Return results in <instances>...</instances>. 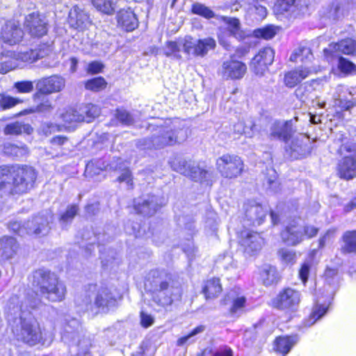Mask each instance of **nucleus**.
<instances>
[{
  "label": "nucleus",
  "mask_w": 356,
  "mask_h": 356,
  "mask_svg": "<svg viewBox=\"0 0 356 356\" xmlns=\"http://www.w3.org/2000/svg\"><path fill=\"white\" fill-rule=\"evenodd\" d=\"M145 287L152 302L163 309L181 300L183 294L182 280L164 269L150 270L145 278Z\"/></svg>",
  "instance_id": "f257e3e1"
},
{
  "label": "nucleus",
  "mask_w": 356,
  "mask_h": 356,
  "mask_svg": "<svg viewBox=\"0 0 356 356\" xmlns=\"http://www.w3.org/2000/svg\"><path fill=\"white\" fill-rule=\"evenodd\" d=\"M188 137L187 129L176 122L169 127H159L149 137L138 140L137 145L143 149H161L185 141Z\"/></svg>",
  "instance_id": "f03ea898"
},
{
  "label": "nucleus",
  "mask_w": 356,
  "mask_h": 356,
  "mask_svg": "<svg viewBox=\"0 0 356 356\" xmlns=\"http://www.w3.org/2000/svg\"><path fill=\"white\" fill-rule=\"evenodd\" d=\"M32 286L40 295L51 302H60L65 298L66 287L53 273L45 269H38L31 276Z\"/></svg>",
  "instance_id": "7ed1b4c3"
},
{
  "label": "nucleus",
  "mask_w": 356,
  "mask_h": 356,
  "mask_svg": "<svg viewBox=\"0 0 356 356\" xmlns=\"http://www.w3.org/2000/svg\"><path fill=\"white\" fill-rule=\"evenodd\" d=\"M118 299L112 291L106 286H90V291L83 300L82 306L86 311L95 314L107 313L111 309L117 306Z\"/></svg>",
  "instance_id": "20e7f679"
},
{
  "label": "nucleus",
  "mask_w": 356,
  "mask_h": 356,
  "mask_svg": "<svg viewBox=\"0 0 356 356\" xmlns=\"http://www.w3.org/2000/svg\"><path fill=\"white\" fill-rule=\"evenodd\" d=\"M62 339L69 346H76L79 356H84L89 353L91 341L86 337L81 326L76 319H72L65 326Z\"/></svg>",
  "instance_id": "39448f33"
},
{
  "label": "nucleus",
  "mask_w": 356,
  "mask_h": 356,
  "mask_svg": "<svg viewBox=\"0 0 356 356\" xmlns=\"http://www.w3.org/2000/svg\"><path fill=\"white\" fill-rule=\"evenodd\" d=\"M14 333L19 340L35 346L42 340V332L39 323L34 319L26 318L20 316V325L17 327Z\"/></svg>",
  "instance_id": "423d86ee"
},
{
  "label": "nucleus",
  "mask_w": 356,
  "mask_h": 356,
  "mask_svg": "<svg viewBox=\"0 0 356 356\" xmlns=\"http://www.w3.org/2000/svg\"><path fill=\"white\" fill-rule=\"evenodd\" d=\"M173 170L190 177L195 181H207L211 175L209 170L200 168L194 162L175 159L170 163Z\"/></svg>",
  "instance_id": "0eeeda50"
},
{
  "label": "nucleus",
  "mask_w": 356,
  "mask_h": 356,
  "mask_svg": "<svg viewBox=\"0 0 356 356\" xmlns=\"http://www.w3.org/2000/svg\"><path fill=\"white\" fill-rule=\"evenodd\" d=\"M37 178V173L32 167L24 166L14 172L12 193H24L33 188Z\"/></svg>",
  "instance_id": "6e6552de"
},
{
  "label": "nucleus",
  "mask_w": 356,
  "mask_h": 356,
  "mask_svg": "<svg viewBox=\"0 0 356 356\" xmlns=\"http://www.w3.org/2000/svg\"><path fill=\"white\" fill-rule=\"evenodd\" d=\"M182 44L183 51L187 55L204 57L216 47V43L215 40L210 37L196 40L191 36H186Z\"/></svg>",
  "instance_id": "1a4fd4ad"
},
{
  "label": "nucleus",
  "mask_w": 356,
  "mask_h": 356,
  "mask_svg": "<svg viewBox=\"0 0 356 356\" xmlns=\"http://www.w3.org/2000/svg\"><path fill=\"white\" fill-rule=\"evenodd\" d=\"M300 300V292L291 287H287L278 293L272 300V305L278 309L296 311L299 306Z\"/></svg>",
  "instance_id": "9d476101"
},
{
  "label": "nucleus",
  "mask_w": 356,
  "mask_h": 356,
  "mask_svg": "<svg viewBox=\"0 0 356 356\" xmlns=\"http://www.w3.org/2000/svg\"><path fill=\"white\" fill-rule=\"evenodd\" d=\"M217 168L226 178H235L241 175L243 163L241 158L234 154H223L216 161Z\"/></svg>",
  "instance_id": "9b49d317"
},
{
  "label": "nucleus",
  "mask_w": 356,
  "mask_h": 356,
  "mask_svg": "<svg viewBox=\"0 0 356 356\" xmlns=\"http://www.w3.org/2000/svg\"><path fill=\"white\" fill-rule=\"evenodd\" d=\"M163 205L161 197L152 194L143 195L134 200L135 211L147 217L154 216Z\"/></svg>",
  "instance_id": "f8f14e48"
},
{
  "label": "nucleus",
  "mask_w": 356,
  "mask_h": 356,
  "mask_svg": "<svg viewBox=\"0 0 356 356\" xmlns=\"http://www.w3.org/2000/svg\"><path fill=\"white\" fill-rule=\"evenodd\" d=\"M244 222L247 225L259 226L261 225L267 216L268 211L254 200H248L243 207Z\"/></svg>",
  "instance_id": "ddd939ff"
},
{
  "label": "nucleus",
  "mask_w": 356,
  "mask_h": 356,
  "mask_svg": "<svg viewBox=\"0 0 356 356\" xmlns=\"http://www.w3.org/2000/svg\"><path fill=\"white\" fill-rule=\"evenodd\" d=\"M52 216L48 211L42 212L32 218L26 222V228L28 234L45 236L47 235L51 227L50 222L52 221Z\"/></svg>",
  "instance_id": "4468645a"
},
{
  "label": "nucleus",
  "mask_w": 356,
  "mask_h": 356,
  "mask_svg": "<svg viewBox=\"0 0 356 356\" xmlns=\"http://www.w3.org/2000/svg\"><path fill=\"white\" fill-rule=\"evenodd\" d=\"M274 58V50L270 47H264L252 59L250 67L256 75L263 76L268 66L273 63Z\"/></svg>",
  "instance_id": "2eb2a0df"
},
{
  "label": "nucleus",
  "mask_w": 356,
  "mask_h": 356,
  "mask_svg": "<svg viewBox=\"0 0 356 356\" xmlns=\"http://www.w3.org/2000/svg\"><path fill=\"white\" fill-rule=\"evenodd\" d=\"M24 27L32 37L35 38H41L48 31L47 22L38 12H33L26 17Z\"/></svg>",
  "instance_id": "dca6fc26"
},
{
  "label": "nucleus",
  "mask_w": 356,
  "mask_h": 356,
  "mask_svg": "<svg viewBox=\"0 0 356 356\" xmlns=\"http://www.w3.org/2000/svg\"><path fill=\"white\" fill-rule=\"evenodd\" d=\"M270 140H277L286 143L293 134L291 121L275 120L270 124L268 130Z\"/></svg>",
  "instance_id": "f3484780"
},
{
  "label": "nucleus",
  "mask_w": 356,
  "mask_h": 356,
  "mask_svg": "<svg viewBox=\"0 0 356 356\" xmlns=\"http://www.w3.org/2000/svg\"><path fill=\"white\" fill-rule=\"evenodd\" d=\"M24 32L18 22L10 19L5 22L1 29V38L4 42L10 45L19 42Z\"/></svg>",
  "instance_id": "a211bd4d"
},
{
  "label": "nucleus",
  "mask_w": 356,
  "mask_h": 356,
  "mask_svg": "<svg viewBox=\"0 0 356 356\" xmlns=\"http://www.w3.org/2000/svg\"><path fill=\"white\" fill-rule=\"evenodd\" d=\"M311 151L309 139L305 136L300 135L291 141L290 145L286 147V152L291 159H298L309 154Z\"/></svg>",
  "instance_id": "6ab92c4d"
},
{
  "label": "nucleus",
  "mask_w": 356,
  "mask_h": 356,
  "mask_svg": "<svg viewBox=\"0 0 356 356\" xmlns=\"http://www.w3.org/2000/svg\"><path fill=\"white\" fill-rule=\"evenodd\" d=\"M246 70V65L243 63L230 59L222 63L221 74L226 79H240L244 76Z\"/></svg>",
  "instance_id": "aec40b11"
},
{
  "label": "nucleus",
  "mask_w": 356,
  "mask_h": 356,
  "mask_svg": "<svg viewBox=\"0 0 356 356\" xmlns=\"http://www.w3.org/2000/svg\"><path fill=\"white\" fill-rule=\"evenodd\" d=\"M241 243L244 248V252L249 255H253L261 249L264 239L257 232H244L242 233Z\"/></svg>",
  "instance_id": "412c9836"
},
{
  "label": "nucleus",
  "mask_w": 356,
  "mask_h": 356,
  "mask_svg": "<svg viewBox=\"0 0 356 356\" xmlns=\"http://www.w3.org/2000/svg\"><path fill=\"white\" fill-rule=\"evenodd\" d=\"M281 238L288 245H297L304 241L302 226L296 223L287 225L281 232Z\"/></svg>",
  "instance_id": "4be33fe9"
},
{
  "label": "nucleus",
  "mask_w": 356,
  "mask_h": 356,
  "mask_svg": "<svg viewBox=\"0 0 356 356\" xmlns=\"http://www.w3.org/2000/svg\"><path fill=\"white\" fill-rule=\"evenodd\" d=\"M110 236L106 233L95 234L93 231L86 229L82 234V242L81 244V247H85L86 254H90L92 250L94 249V245L97 243L98 245L104 244L108 242L110 239Z\"/></svg>",
  "instance_id": "5701e85b"
},
{
  "label": "nucleus",
  "mask_w": 356,
  "mask_h": 356,
  "mask_svg": "<svg viewBox=\"0 0 356 356\" xmlns=\"http://www.w3.org/2000/svg\"><path fill=\"white\" fill-rule=\"evenodd\" d=\"M64 86V79L56 75L42 79L37 83V88L42 94H50L59 92Z\"/></svg>",
  "instance_id": "b1692460"
},
{
  "label": "nucleus",
  "mask_w": 356,
  "mask_h": 356,
  "mask_svg": "<svg viewBox=\"0 0 356 356\" xmlns=\"http://www.w3.org/2000/svg\"><path fill=\"white\" fill-rule=\"evenodd\" d=\"M118 25L127 31H132L138 27V21L134 11L129 9H122L117 14Z\"/></svg>",
  "instance_id": "393cba45"
},
{
  "label": "nucleus",
  "mask_w": 356,
  "mask_h": 356,
  "mask_svg": "<svg viewBox=\"0 0 356 356\" xmlns=\"http://www.w3.org/2000/svg\"><path fill=\"white\" fill-rule=\"evenodd\" d=\"M324 56L330 63H334L337 60V67L339 71L344 74H356V65L350 60L343 58L340 55H334L330 56L328 55L329 50L325 49L323 50Z\"/></svg>",
  "instance_id": "a878e982"
},
{
  "label": "nucleus",
  "mask_w": 356,
  "mask_h": 356,
  "mask_svg": "<svg viewBox=\"0 0 356 356\" xmlns=\"http://www.w3.org/2000/svg\"><path fill=\"white\" fill-rule=\"evenodd\" d=\"M327 49L329 50L328 55L330 56L339 55V52L343 54L353 55L356 51V43L355 40L347 38L334 44H330Z\"/></svg>",
  "instance_id": "bb28decb"
},
{
  "label": "nucleus",
  "mask_w": 356,
  "mask_h": 356,
  "mask_svg": "<svg viewBox=\"0 0 356 356\" xmlns=\"http://www.w3.org/2000/svg\"><path fill=\"white\" fill-rule=\"evenodd\" d=\"M339 174L341 178L351 179L356 177V157L344 156L339 163Z\"/></svg>",
  "instance_id": "cd10ccee"
},
{
  "label": "nucleus",
  "mask_w": 356,
  "mask_h": 356,
  "mask_svg": "<svg viewBox=\"0 0 356 356\" xmlns=\"http://www.w3.org/2000/svg\"><path fill=\"white\" fill-rule=\"evenodd\" d=\"M302 8L301 0H278L275 5V10L277 13H289L294 16H296Z\"/></svg>",
  "instance_id": "c85d7f7f"
},
{
  "label": "nucleus",
  "mask_w": 356,
  "mask_h": 356,
  "mask_svg": "<svg viewBox=\"0 0 356 356\" xmlns=\"http://www.w3.org/2000/svg\"><path fill=\"white\" fill-rule=\"evenodd\" d=\"M1 256L3 259L13 258L18 249V244L15 238L3 236L0 241Z\"/></svg>",
  "instance_id": "c756f323"
},
{
  "label": "nucleus",
  "mask_w": 356,
  "mask_h": 356,
  "mask_svg": "<svg viewBox=\"0 0 356 356\" xmlns=\"http://www.w3.org/2000/svg\"><path fill=\"white\" fill-rule=\"evenodd\" d=\"M3 153L9 157L19 159L29 154V149L26 145H17L16 144L7 142L2 146Z\"/></svg>",
  "instance_id": "7c9ffc66"
},
{
  "label": "nucleus",
  "mask_w": 356,
  "mask_h": 356,
  "mask_svg": "<svg viewBox=\"0 0 356 356\" xmlns=\"http://www.w3.org/2000/svg\"><path fill=\"white\" fill-rule=\"evenodd\" d=\"M31 126L22 121H15L9 123L3 128V134L10 136H18L23 134H31L33 132Z\"/></svg>",
  "instance_id": "2f4dec72"
},
{
  "label": "nucleus",
  "mask_w": 356,
  "mask_h": 356,
  "mask_svg": "<svg viewBox=\"0 0 356 356\" xmlns=\"http://www.w3.org/2000/svg\"><path fill=\"white\" fill-rule=\"evenodd\" d=\"M311 71L306 67L287 72L284 76V83L287 87L293 88L306 79Z\"/></svg>",
  "instance_id": "473e14b6"
},
{
  "label": "nucleus",
  "mask_w": 356,
  "mask_h": 356,
  "mask_svg": "<svg viewBox=\"0 0 356 356\" xmlns=\"http://www.w3.org/2000/svg\"><path fill=\"white\" fill-rule=\"evenodd\" d=\"M225 301V304L232 303L230 312L232 314H237L243 312L246 298L243 296H239L235 290H232L227 294Z\"/></svg>",
  "instance_id": "72a5a7b5"
},
{
  "label": "nucleus",
  "mask_w": 356,
  "mask_h": 356,
  "mask_svg": "<svg viewBox=\"0 0 356 356\" xmlns=\"http://www.w3.org/2000/svg\"><path fill=\"white\" fill-rule=\"evenodd\" d=\"M88 19V14L77 5L74 6L69 12V21L74 28L82 27Z\"/></svg>",
  "instance_id": "f704fd0d"
},
{
  "label": "nucleus",
  "mask_w": 356,
  "mask_h": 356,
  "mask_svg": "<svg viewBox=\"0 0 356 356\" xmlns=\"http://www.w3.org/2000/svg\"><path fill=\"white\" fill-rule=\"evenodd\" d=\"M222 285L218 278H211L207 280L204 284L202 292L206 299L217 298L222 292Z\"/></svg>",
  "instance_id": "c9c22d12"
},
{
  "label": "nucleus",
  "mask_w": 356,
  "mask_h": 356,
  "mask_svg": "<svg viewBox=\"0 0 356 356\" xmlns=\"http://www.w3.org/2000/svg\"><path fill=\"white\" fill-rule=\"evenodd\" d=\"M298 338L297 336L291 337H280L275 340V350L282 354V356L286 355L290 351L291 348L297 343Z\"/></svg>",
  "instance_id": "e433bc0d"
},
{
  "label": "nucleus",
  "mask_w": 356,
  "mask_h": 356,
  "mask_svg": "<svg viewBox=\"0 0 356 356\" xmlns=\"http://www.w3.org/2000/svg\"><path fill=\"white\" fill-rule=\"evenodd\" d=\"M342 241L341 251L343 254H356V229L346 232L343 234Z\"/></svg>",
  "instance_id": "4c0bfd02"
},
{
  "label": "nucleus",
  "mask_w": 356,
  "mask_h": 356,
  "mask_svg": "<svg viewBox=\"0 0 356 356\" xmlns=\"http://www.w3.org/2000/svg\"><path fill=\"white\" fill-rule=\"evenodd\" d=\"M260 277L265 286H270L277 283L279 275L275 267L270 265H264L260 272Z\"/></svg>",
  "instance_id": "58836bf2"
},
{
  "label": "nucleus",
  "mask_w": 356,
  "mask_h": 356,
  "mask_svg": "<svg viewBox=\"0 0 356 356\" xmlns=\"http://www.w3.org/2000/svg\"><path fill=\"white\" fill-rule=\"evenodd\" d=\"M254 126V124L250 120H247V122L240 120L234 124L233 131L237 136L245 134L247 137L250 138L252 136Z\"/></svg>",
  "instance_id": "ea45409f"
},
{
  "label": "nucleus",
  "mask_w": 356,
  "mask_h": 356,
  "mask_svg": "<svg viewBox=\"0 0 356 356\" xmlns=\"http://www.w3.org/2000/svg\"><path fill=\"white\" fill-rule=\"evenodd\" d=\"M81 114L83 115V121L90 122L96 117L99 116L100 113L99 108L94 104H88L79 108Z\"/></svg>",
  "instance_id": "a19ab883"
},
{
  "label": "nucleus",
  "mask_w": 356,
  "mask_h": 356,
  "mask_svg": "<svg viewBox=\"0 0 356 356\" xmlns=\"http://www.w3.org/2000/svg\"><path fill=\"white\" fill-rule=\"evenodd\" d=\"M205 330L204 325H199L194 328L190 333L187 335L184 336L178 339L177 341V346H183L185 344H191L195 341L194 337L200 333H202Z\"/></svg>",
  "instance_id": "79ce46f5"
},
{
  "label": "nucleus",
  "mask_w": 356,
  "mask_h": 356,
  "mask_svg": "<svg viewBox=\"0 0 356 356\" xmlns=\"http://www.w3.org/2000/svg\"><path fill=\"white\" fill-rule=\"evenodd\" d=\"M184 39L179 40L178 42L170 41L166 44L165 54L167 56H174L176 58H180L179 52L183 50Z\"/></svg>",
  "instance_id": "37998d69"
},
{
  "label": "nucleus",
  "mask_w": 356,
  "mask_h": 356,
  "mask_svg": "<svg viewBox=\"0 0 356 356\" xmlns=\"http://www.w3.org/2000/svg\"><path fill=\"white\" fill-rule=\"evenodd\" d=\"M92 3L103 13L111 15L115 11V3L112 0H92Z\"/></svg>",
  "instance_id": "c03bdc74"
},
{
  "label": "nucleus",
  "mask_w": 356,
  "mask_h": 356,
  "mask_svg": "<svg viewBox=\"0 0 356 356\" xmlns=\"http://www.w3.org/2000/svg\"><path fill=\"white\" fill-rule=\"evenodd\" d=\"M225 22L227 24L228 31L236 38H242L243 33L241 31L240 22L236 18L225 17Z\"/></svg>",
  "instance_id": "a18cd8bd"
},
{
  "label": "nucleus",
  "mask_w": 356,
  "mask_h": 356,
  "mask_svg": "<svg viewBox=\"0 0 356 356\" xmlns=\"http://www.w3.org/2000/svg\"><path fill=\"white\" fill-rule=\"evenodd\" d=\"M106 85V80L102 76H98L88 80L85 83V87L87 90L98 92L104 90Z\"/></svg>",
  "instance_id": "49530a36"
},
{
  "label": "nucleus",
  "mask_w": 356,
  "mask_h": 356,
  "mask_svg": "<svg viewBox=\"0 0 356 356\" xmlns=\"http://www.w3.org/2000/svg\"><path fill=\"white\" fill-rule=\"evenodd\" d=\"M191 10L193 14L207 19H211L215 16L214 13L209 7L197 2L193 4Z\"/></svg>",
  "instance_id": "de8ad7c7"
},
{
  "label": "nucleus",
  "mask_w": 356,
  "mask_h": 356,
  "mask_svg": "<svg viewBox=\"0 0 356 356\" xmlns=\"http://www.w3.org/2000/svg\"><path fill=\"white\" fill-rule=\"evenodd\" d=\"M313 56L311 49L306 47H300L296 49L290 56L291 61H296L298 58H300L301 61L305 59L311 60Z\"/></svg>",
  "instance_id": "09e8293b"
},
{
  "label": "nucleus",
  "mask_w": 356,
  "mask_h": 356,
  "mask_svg": "<svg viewBox=\"0 0 356 356\" xmlns=\"http://www.w3.org/2000/svg\"><path fill=\"white\" fill-rule=\"evenodd\" d=\"M83 115L79 110L70 108L62 114V118L65 122L71 123L72 122H83L84 118Z\"/></svg>",
  "instance_id": "8fccbe9b"
},
{
  "label": "nucleus",
  "mask_w": 356,
  "mask_h": 356,
  "mask_svg": "<svg viewBox=\"0 0 356 356\" xmlns=\"http://www.w3.org/2000/svg\"><path fill=\"white\" fill-rule=\"evenodd\" d=\"M327 307L323 305L316 304L312 309L309 319L307 321V325H313L318 319L321 318L327 312Z\"/></svg>",
  "instance_id": "3c124183"
},
{
  "label": "nucleus",
  "mask_w": 356,
  "mask_h": 356,
  "mask_svg": "<svg viewBox=\"0 0 356 356\" xmlns=\"http://www.w3.org/2000/svg\"><path fill=\"white\" fill-rule=\"evenodd\" d=\"M278 255L285 264L293 265L296 262V253L293 250L282 248L278 251Z\"/></svg>",
  "instance_id": "603ef678"
},
{
  "label": "nucleus",
  "mask_w": 356,
  "mask_h": 356,
  "mask_svg": "<svg viewBox=\"0 0 356 356\" xmlns=\"http://www.w3.org/2000/svg\"><path fill=\"white\" fill-rule=\"evenodd\" d=\"M78 210V207L75 204L68 207L66 211L63 213L60 218V224L63 226H65L69 222H71L74 216L77 214Z\"/></svg>",
  "instance_id": "864d4df0"
},
{
  "label": "nucleus",
  "mask_w": 356,
  "mask_h": 356,
  "mask_svg": "<svg viewBox=\"0 0 356 356\" xmlns=\"http://www.w3.org/2000/svg\"><path fill=\"white\" fill-rule=\"evenodd\" d=\"M21 102L22 101L17 98L13 97L6 94H0V108L2 110L10 108Z\"/></svg>",
  "instance_id": "5fc2aeb1"
},
{
  "label": "nucleus",
  "mask_w": 356,
  "mask_h": 356,
  "mask_svg": "<svg viewBox=\"0 0 356 356\" xmlns=\"http://www.w3.org/2000/svg\"><path fill=\"white\" fill-rule=\"evenodd\" d=\"M254 35L257 38H261L266 40L273 38L276 34V30L273 26H268L262 29H258L254 31Z\"/></svg>",
  "instance_id": "6e6d98bb"
},
{
  "label": "nucleus",
  "mask_w": 356,
  "mask_h": 356,
  "mask_svg": "<svg viewBox=\"0 0 356 356\" xmlns=\"http://www.w3.org/2000/svg\"><path fill=\"white\" fill-rule=\"evenodd\" d=\"M13 88L18 93H29L34 89L33 83L31 81H17L14 83Z\"/></svg>",
  "instance_id": "4d7b16f0"
},
{
  "label": "nucleus",
  "mask_w": 356,
  "mask_h": 356,
  "mask_svg": "<svg viewBox=\"0 0 356 356\" xmlns=\"http://www.w3.org/2000/svg\"><path fill=\"white\" fill-rule=\"evenodd\" d=\"M115 116L121 123L125 125L132 124L134 122L132 115L125 109H117Z\"/></svg>",
  "instance_id": "13d9d810"
},
{
  "label": "nucleus",
  "mask_w": 356,
  "mask_h": 356,
  "mask_svg": "<svg viewBox=\"0 0 356 356\" xmlns=\"http://www.w3.org/2000/svg\"><path fill=\"white\" fill-rule=\"evenodd\" d=\"M53 108L51 100L46 97H43L41 102L35 106L33 111L38 113H48L51 112Z\"/></svg>",
  "instance_id": "bf43d9fd"
},
{
  "label": "nucleus",
  "mask_w": 356,
  "mask_h": 356,
  "mask_svg": "<svg viewBox=\"0 0 356 356\" xmlns=\"http://www.w3.org/2000/svg\"><path fill=\"white\" fill-rule=\"evenodd\" d=\"M339 152L341 155L347 154L345 156L356 157V143L348 141L342 144L339 149Z\"/></svg>",
  "instance_id": "052dcab7"
},
{
  "label": "nucleus",
  "mask_w": 356,
  "mask_h": 356,
  "mask_svg": "<svg viewBox=\"0 0 356 356\" xmlns=\"http://www.w3.org/2000/svg\"><path fill=\"white\" fill-rule=\"evenodd\" d=\"M355 103L353 99H348L346 97H341L340 96L334 99V105L343 111L350 110L355 105Z\"/></svg>",
  "instance_id": "680f3d73"
},
{
  "label": "nucleus",
  "mask_w": 356,
  "mask_h": 356,
  "mask_svg": "<svg viewBox=\"0 0 356 356\" xmlns=\"http://www.w3.org/2000/svg\"><path fill=\"white\" fill-rule=\"evenodd\" d=\"M125 231L130 235H134L135 237H141L143 236L140 232V225L138 222L128 221L125 225Z\"/></svg>",
  "instance_id": "e2e57ef3"
},
{
  "label": "nucleus",
  "mask_w": 356,
  "mask_h": 356,
  "mask_svg": "<svg viewBox=\"0 0 356 356\" xmlns=\"http://www.w3.org/2000/svg\"><path fill=\"white\" fill-rule=\"evenodd\" d=\"M325 277L326 282L329 285H336L339 280L338 271L334 268H327L325 271Z\"/></svg>",
  "instance_id": "0e129e2a"
},
{
  "label": "nucleus",
  "mask_w": 356,
  "mask_h": 356,
  "mask_svg": "<svg viewBox=\"0 0 356 356\" xmlns=\"http://www.w3.org/2000/svg\"><path fill=\"white\" fill-rule=\"evenodd\" d=\"M117 180L119 182H125L129 188L132 189L134 188L133 176L129 169L123 170Z\"/></svg>",
  "instance_id": "69168bd1"
},
{
  "label": "nucleus",
  "mask_w": 356,
  "mask_h": 356,
  "mask_svg": "<svg viewBox=\"0 0 356 356\" xmlns=\"http://www.w3.org/2000/svg\"><path fill=\"white\" fill-rule=\"evenodd\" d=\"M311 86H308L307 83L301 85L296 90V95L298 97L302 102H306V100L309 99V88Z\"/></svg>",
  "instance_id": "338daca9"
},
{
  "label": "nucleus",
  "mask_w": 356,
  "mask_h": 356,
  "mask_svg": "<svg viewBox=\"0 0 356 356\" xmlns=\"http://www.w3.org/2000/svg\"><path fill=\"white\" fill-rule=\"evenodd\" d=\"M35 50L30 49L29 51L19 52L17 54V59L21 60L23 62L33 63L37 60Z\"/></svg>",
  "instance_id": "774afa93"
}]
</instances>
